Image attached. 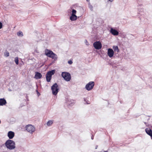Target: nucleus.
I'll list each match as a JSON object with an SVG mask.
<instances>
[{
  "mask_svg": "<svg viewBox=\"0 0 152 152\" xmlns=\"http://www.w3.org/2000/svg\"><path fill=\"white\" fill-rule=\"evenodd\" d=\"M109 1H110V2H112L114 0H108Z\"/></svg>",
  "mask_w": 152,
  "mask_h": 152,
  "instance_id": "cd10ccee",
  "label": "nucleus"
},
{
  "mask_svg": "<svg viewBox=\"0 0 152 152\" xmlns=\"http://www.w3.org/2000/svg\"><path fill=\"white\" fill-rule=\"evenodd\" d=\"M87 104H89V103H88V102H87Z\"/></svg>",
  "mask_w": 152,
  "mask_h": 152,
  "instance_id": "473e14b6",
  "label": "nucleus"
},
{
  "mask_svg": "<svg viewBox=\"0 0 152 152\" xmlns=\"http://www.w3.org/2000/svg\"><path fill=\"white\" fill-rule=\"evenodd\" d=\"M107 53L108 56L110 58H111L114 55V52L112 49L109 48L108 49Z\"/></svg>",
  "mask_w": 152,
  "mask_h": 152,
  "instance_id": "1a4fd4ad",
  "label": "nucleus"
},
{
  "mask_svg": "<svg viewBox=\"0 0 152 152\" xmlns=\"http://www.w3.org/2000/svg\"><path fill=\"white\" fill-rule=\"evenodd\" d=\"M55 73V70L54 69L52 70L49 71L46 74V79L48 82L50 81L51 79L52 76Z\"/></svg>",
  "mask_w": 152,
  "mask_h": 152,
  "instance_id": "20e7f679",
  "label": "nucleus"
},
{
  "mask_svg": "<svg viewBox=\"0 0 152 152\" xmlns=\"http://www.w3.org/2000/svg\"><path fill=\"white\" fill-rule=\"evenodd\" d=\"M61 76L64 80L67 81H69L71 79V75L69 72H63L61 74Z\"/></svg>",
  "mask_w": 152,
  "mask_h": 152,
  "instance_id": "f03ea898",
  "label": "nucleus"
},
{
  "mask_svg": "<svg viewBox=\"0 0 152 152\" xmlns=\"http://www.w3.org/2000/svg\"><path fill=\"white\" fill-rule=\"evenodd\" d=\"M2 23L1 22H0V29L2 28Z\"/></svg>",
  "mask_w": 152,
  "mask_h": 152,
  "instance_id": "a878e982",
  "label": "nucleus"
},
{
  "mask_svg": "<svg viewBox=\"0 0 152 152\" xmlns=\"http://www.w3.org/2000/svg\"><path fill=\"white\" fill-rule=\"evenodd\" d=\"M17 34L18 36H20L21 37H22L23 36L22 32L20 31L17 33Z\"/></svg>",
  "mask_w": 152,
  "mask_h": 152,
  "instance_id": "6ab92c4d",
  "label": "nucleus"
},
{
  "mask_svg": "<svg viewBox=\"0 0 152 152\" xmlns=\"http://www.w3.org/2000/svg\"><path fill=\"white\" fill-rule=\"evenodd\" d=\"M58 86L57 83H55L51 87V90L52 91V94L54 95L57 94L59 91L58 88Z\"/></svg>",
  "mask_w": 152,
  "mask_h": 152,
  "instance_id": "7ed1b4c3",
  "label": "nucleus"
},
{
  "mask_svg": "<svg viewBox=\"0 0 152 152\" xmlns=\"http://www.w3.org/2000/svg\"><path fill=\"white\" fill-rule=\"evenodd\" d=\"M94 85V82L91 81L86 85L85 88L87 90L90 91L93 88Z\"/></svg>",
  "mask_w": 152,
  "mask_h": 152,
  "instance_id": "423d86ee",
  "label": "nucleus"
},
{
  "mask_svg": "<svg viewBox=\"0 0 152 152\" xmlns=\"http://www.w3.org/2000/svg\"><path fill=\"white\" fill-rule=\"evenodd\" d=\"M5 145L6 148L10 150L13 149L15 148V142L10 139L6 141Z\"/></svg>",
  "mask_w": 152,
  "mask_h": 152,
  "instance_id": "f257e3e1",
  "label": "nucleus"
},
{
  "mask_svg": "<svg viewBox=\"0 0 152 152\" xmlns=\"http://www.w3.org/2000/svg\"><path fill=\"white\" fill-rule=\"evenodd\" d=\"M84 101H86V99L85 98H84Z\"/></svg>",
  "mask_w": 152,
  "mask_h": 152,
  "instance_id": "7c9ffc66",
  "label": "nucleus"
},
{
  "mask_svg": "<svg viewBox=\"0 0 152 152\" xmlns=\"http://www.w3.org/2000/svg\"><path fill=\"white\" fill-rule=\"evenodd\" d=\"M26 131L31 134H32L35 131V127L31 125H28L26 127Z\"/></svg>",
  "mask_w": 152,
  "mask_h": 152,
  "instance_id": "39448f33",
  "label": "nucleus"
},
{
  "mask_svg": "<svg viewBox=\"0 0 152 152\" xmlns=\"http://www.w3.org/2000/svg\"><path fill=\"white\" fill-rule=\"evenodd\" d=\"M77 16L75 15L72 14L70 18L71 21H75L77 19Z\"/></svg>",
  "mask_w": 152,
  "mask_h": 152,
  "instance_id": "2eb2a0df",
  "label": "nucleus"
},
{
  "mask_svg": "<svg viewBox=\"0 0 152 152\" xmlns=\"http://www.w3.org/2000/svg\"><path fill=\"white\" fill-rule=\"evenodd\" d=\"M72 14L75 15L76 13V11L74 9H73L72 11Z\"/></svg>",
  "mask_w": 152,
  "mask_h": 152,
  "instance_id": "4be33fe9",
  "label": "nucleus"
},
{
  "mask_svg": "<svg viewBox=\"0 0 152 152\" xmlns=\"http://www.w3.org/2000/svg\"><path fill=\"white\" fill-rule=\"evenodd\" d=\"M53 123V121L52 120H49L47 123V125L48 126H50Z\"/></svg>",
  "mask_w": 152,
  "mask_h": 152,
  "instance_id": "a211bd4d",
  "label": "nucleus"
},
{
  "mask_svg": "<svg viewBox=\"0 0 152 152\" xmlns=\"http://www.w3.org/2000/svg\"><path fill=\"white\" fill-rule=\"evenodd\" d=\"M68 63L70 64H71L72 63V62L71 61H68Z\"/></svg>",
  "mask_w": 152,
  "mask_h": 152,
  "instance_id": "393cba45",
  "label": "nucleus"
},
{
  "mask_svg": "<svg viewBox=\"0 0 152 152\" xmlns=\"http://www.w3.org/2000/svg\"><path fill=\"white\" fill-rule=\"evenodd\" d=\"M42 77L41 74L38 72H35V78L36 79H39L41 78Z\"/></svg>",
  "mask_w": 152,
  "mask_h": 152,
  "instance_id": "f8f14e48",
  "label": "nucleus"
},
{
  "mask_svg": "<svg viewBox=\"0 0 152 152\" xmlns=\"http://www.w3.org/2000/svg\"><path fill=\"white\" fill-rule=\"evenodd\" d=\"M150 136H151V139H152V135H151Z\"/></svg>",
  "mask_w": 152,
  "mask_h": 152,
  "instance_id": "c85d7f7f",
  "label": "nucleus"
},
{
  "mask_svg": "<svg viewBox=\"0 0 152 152\" xmlns=\"http://www.w3.org/2000/svg\"><path fill=\"white\" fill-rule=\"evenodd\" d=\"M86 1H89V0H86Z\"/></svg>",
  "mask_w": 152,
  "mask_h": 152,
  "instance_id": "c756f323",
  "label": "nucleus"
},
{
  "mask_svg": "<svg viewBox=\"0 0 152 152\" xmlns=\"http://www.w3.org/2000/svg\"><path fill=\"white\" fill-rule=\"evenodd\" d=\"M89 8L90 9V10H93V7H92V6L91 5H89Z\"/></svg>",
  "mask_w": 152,
  "mask_h": 152,
  "instance_id": "5701e85b",
  "label": "nucleus"
},
{
  "mask_svg": "<svg viewBox=\"0 0 152 152\" xmlns=\"http://www.w3.org/2000/svg\"><path fill=\"white\" fill-rule=\"evenodd\" d=\"M4 56L6 57H8L9 56V53L6 50V51L4 53Z\"/></svg>",
  "mask_w": 152,
  "mask_h": 152,
  "instance_id": "aec40b11",
  "label": "nucleus"
},
{
  "mask_svg": "<svg viewBox=\"0 0 152 152\" xmlns=\"http://www.w3.org/2000/svg\"><path fill=\"white\" fill-rule=\"evenodd\" d=\"M7 103L6 100L4 98L0 99V105L3 106Z\"/></svg>",
  "mask_w": 152,
  "mask_h": 152,
  "instance_id": "ddd939ff",
  "label": "nucleus"
},
{
  "mask_svg": "<svg viewBox=\"0 0 152 152\" xmlns=\"http://www.w3.org/2000/svg\"><path fill=\"white\" fill-rule=\"evenodd\" d=\"M87 104H89V103H88V102H87Z\"/></svg>",
  "mask_w": 152,
  "mask_h": 152,
  "instance_id": "2f4dec72",
  "label": "nucleus"
},
{
  "mask_svg": "<svg viewBox=\"0 0 152 152\" xmlns=\"http://www.w3.org/2000/svg\"><path fill=\"white\" fill-rule=\"evenodd\" d=\"M15 61L16 63V64L18 65V57H16L15 58Z\"/></svg>",
  "mask_w": 152,
  "mask_h": 152,
  "instance_id": "412c9836",
  "label": "nucleus"
},
{
  "mask_svg": "<svg viewBox=\"0 0 152 152\" xmlns=\"http://www.w3.org/2000/svg\"><path fill=\"white\" fill-rule=\"evenodd\" d=\"M91 138L92 140H93L94 139V136H92L91 137Z\"/></svg>",
  "mask_w": 152,
  "mask_h": 152,
  "instance_id": "bb28decb",
  "label": "nucleus"
},
{
  "mask_svg": "<svg viewBox=\"0 0 152 152\" xmlns=\"http://www.w3.org/2000/svg\"><path fill=\"white\" fill-rule=\"evenodd\" d=\"M146 133L150 136L152 135V131L149 128H147L145 129Z\"/></svg>",
  "mask_w": 152,
  "mask_h": 152,
  "instance_id": "4468645a",
  "label": "nucleus"
},
{
  "mask_svg": "<svg viewBox=\"0 0 152 152\" xmlns=\"http://www.w3.org/2000/svg\"><path fill=\"white\" fill-rule=\"evenodd\" d=\"M15 136V133L14 132L10 131L8 132L7 136L10 139H12Z\"/></svg>",
  "mask_w": 152,
  "mask_h": 152,
  "instance_id": "9b49d317",
  "label": "nucleus"
},
{
  "mask_svg": "<svg viewBox=\"0 0 152 152\" xmlns=\"http://www.w3.org/2000/svg\"><path fill=\"white\" fill-rule=\"evenodd\" d=\"M110 32L113 35L116 36L118 34V32L116 30L113 28H111L110 30Z\"/></svg>",
  "mask_w": 152,
  "mask_h": 152,
  "instance_id": "9d476101",
  "label": "nucleus"
},
{
  "mask_svg": "<svg viewBox=\"0 0 152 152\" xmlns=\"http://www.w3.org/2000/svg\"><path fill=\"white\" fill-rule=\"evenodd\" d=\"M53 55L52 56L51 58H52L53 59L55 60H57V55L55 54L54 53H53Z\"/></svg>",
  "mask_w": 152,
  "mask_h": 152,
  "instance_id": "f3484780",
  "label": "nucleus"
},
{
  "mask_svg": "<svg viewBox=\"0 0 152 152\" xmlns=\"http://www.w3.org/2000/svg\"><path fill=\"white\" fill-rule=\"evenodd\" d=\"M53 51L48 49H46L45 50V54L48 57L51 58L53 55Z\"/></svg>",
  "mask_w": 152,
  "mask_h": 152,
  "instance_id": "6e6552de",
  "label": "nucleus"
},
{
  "mask_svg": "<svg viewBox=\"0 0 152 152\" xmlns=\"http://www.w3.org/2000/svg\"><path fill=\"white\" fill-rule=\"evenodd\" d=\"M94 48L97 50L100 49L102 47V45L100 41H96L93 44Z\"/></svg>",
  "mask_w": 152,
  "mask_h": 152,
  "instance_id": "0eeeda50",
  "label": "nucleus"
},
{
  "mask_svg": "<svg viewBox=\"0 0 152 152\" xmlns=\"http://www.w3.org/2000/svg\"><path fill=\"white\" fill-rule=\"evenodd\" d=\"M85 42L86 45H88L89 44L88 42L87 41V40L86 39L85 40Z\"/></svg>",
  "mask_w": 152,
  "mask_h": 152,
  "instance_id": "b1692460",
  "label": "nucleus"
},
{
  "mask_svg": "<svg viewBox=\"0 0 152 152\" xmlns=\"http://www.w3.org/2000/svg\"><path fill=\"white\" fill-rule=\"evenodd\" d=\"M113 49L115 52H118L119 51L118 47L117 46H113Z\"/></svg>",
  "mask_w": 152,
  "mask_h": 152,
  "instance_id": "dca6fc26",
  "label": "nucleus"
}]
</instances>
